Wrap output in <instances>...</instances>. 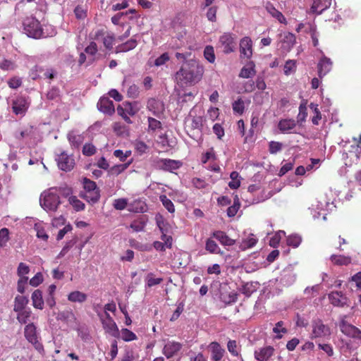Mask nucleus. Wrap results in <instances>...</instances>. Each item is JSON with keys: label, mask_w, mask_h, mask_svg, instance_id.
I'll return each mask as SVG.
<instances>
[{"label": "nucleus", "mask_w": 361, "mask_h": 361, "mask_svg": "<svg viewBox=\"0 0 361 361\" xmlns=\"http://www.w3.org/2000/svg\"><path fill=\"white\" fill-rule=\"evenodd\" d=\"M182 348V344L174 341L167 340L163 348V354L170 358L174 356Z\"/></svg>", "instance_id": "nucleus-16"}, {"label": "nucleus", "mask_w": 361, "mask_h": 361, "mask_svg": "<svg viewBox=\"0 0 361 361\" xmlns=\"http://www.w3.org/2000/svg\"><path fill=\"white\" fill-rule=\"evenodd\" d=\"M274 348L271 346H264L255 350V358L257 361H267L274 354Z\"/></svg>", "instance_id": "nucleus-20"}, {"label": "nucleus", "mask_w": 361, "mask_h": 361, "mask_svg": "<svg viewBox=\"0 0 361 361\" xmlns=\"http://www.w3.org/2000/svg\"><path fill=\"white\" fill-rule=\"evenodd\" d=\"M131 155V151L130 150H126L123 152L121 149H116L114 152V156L116 158H118L121 161L124 162L127 158L130 157Z\"/></svg>", "instance_id": "nucleus-56"}, {"label": "nucleus", "mask_w": 361, "mask_h": 361, "mask_svg": "<svg viewBox=\"0 0 361 361\" xmlns=\"http://www.w3.org/2000/svg\"><path fill=\"white\" fill-rule=\"evenodd\" d=\"M332 0H313L312 4L310 9V13L320 15L330 7Z\"/></svg>", "instance_id": "nucleus-19"}, {"label": "nucleus", "mask_w": 361, "mask_h": 361, "mask_svg": "<svg viewBox=\"0 0 361 361\" xmlns=\"http://www.w3.org/2000/svg\"><path fill=\"white\" fill-rule=\"evenodd\" d=\"M14 310L18 312L17 319L21 323L23 317V296L18 295L16 297Z\"/></svg>", "instance_id": "nucleus-44"}, {"label": "nucleus", "mask_w": 361, "mask_h": 361, "mask_svg": "<svg viewBox=\"0 0 361 361\" xmlns=\"http://www.w3.org/2000/svg\"><path fill=\"white\" fill-rule=\"evenodd\" d=\"M296 279V274L294 272L292 266H288L286 267L281 274L280 283L285 286H289L292 285Z\"/></svg>", "instance_id": "nucleus-14"}, {"label": "nucleus", "mask_w": 361, "mask_h": 361, "mask_svg": "<svg viewBox=\"0 0 361 361\" xmlns=\"http://www.w3.org/2000/svg\"><path fill=\"white\" fill-rule=\"evenodd\" d=\"M255 64L253 61H250L241 69L239 76L243 78H251L256 74Z\"/></svg>", "instance_id": "nucleus-28"}, {"label": "nucleus", "mask_w": 361, "mask_h": 361, "mask_svg": "<svg viewBox=\"0 0 361 361\" xmlns=\"http://www.w3.org/2000/svg\"><path fill=\"white\" fill-rule=\"evenodd\" d=\"M258 242V238L252 233H249L243 237L238 243L239 249L242 251L253 247Z\"/></svg>", "instance_id": "nucleus-23"}, {"label": "nucleus", "mask_w": 361, "mask_h": 361, "mask_svg": "<svg viewBox=\"0 0 361 361\" xmlns=\"http://www.w3.org/2000/svg\"><path fill=\"white\" fill-rule=\"evenodd\" d=\"M87 298V295L85 293L78 290L73 291L68 295V300L71 302L82 303L85 302Z\"/></svg>", "instance_id": "nucleus-36"}, {"label": "nucleus", "mask_w": 361, "mask_h": 361, "mask_svg": "<svg viewBox=\"0 0 361 361\" xmlns=\"http://www.w3.org/2000/svg\"><path fill=\"white\" fill-rule=\"evenodd\" d=\"M50 34H47L42 29L40 23L34 17H27L24 20V32L29 37L35 39L47 37L56 34L55 30L50 26Z\"/></svg>", "instance_id": "nucleus-2"}, {"label": "nucleus", "mask_w": 361, "mask_h": 361, "mask_svg": "<svg viewBox=\"0 0 361 361\" xmlns=\"http://www.w3.org/2000/svg\"><path fill=\"white\" fill-rule=\"evenodd\" d=\"M295 43V37L293 34L284 33L281 41V49L284 52H288Z\"/></svg>", "instance_id": "nucleus-27"}, {"label": "nucleus", "mask_w": 361, "mask_h": 361, "mask_svg": "<svg viewBox=\"0 0 361 361\" xmlns=\"http://www.w3.org/2000/svg\"><path fill=\"white\" fill-rule=\"evenodd\" d=\"M296 121L294 119L286 118L281 120L278 123V128L282 133H295Z\"/></svg>", "instance_id": "nucleus-24"}, {"label": "nucleus", "mask_w": 361, "mask_h": 361, "mask_svg": "<svg viewBox=\"0 0 361 361\" xmlns=\"http://www.w3.org/2000/svg\"><path fill=\"white\" fill-rule=\"evenodd\" d=\"M56 161L59 169L65 171H71L75 165V160L73 157L68 155L65 152H62L58 155Z\"/></svg>", "instance_id": "nucleus-13"}, {"label": "nucleus", "mask_w": 361, "mask_h": 361, "mask_svg": "<svg viewBox=\"0 0 361 361\" xmlns=\"http://www.w3.org/2000/svg\"><path fill=\"white\" fill-rule=\"evenodd\" d=\"M244 102L241 99H238L233 103V110L235 113L242 114L244 111Z\"/></svg>", "instance_id": "nucleus-60"}, {"label": "nucleus", "mask_w": 361, "mask_h": 361, "mask_svg": "<svg viewBox=\"0 0 361 361\" xmlns=\"http://www.w3.org/2000/svg\"><path fill=\"white\" fill-rule=\"evenodd\" d=\"M269 147V150L271 154H276L282 149L283 144L279 142L271 141Z\"/></svg>", "instance_id": "nucleus-63"}, {"label": "nucleus", "mask_w": 361, "mask_h": 361, "mask_svg": "<svg viewBox=\"0 0 361 361\" xmlns=\"http://www.w3.org/2000/svg\"><path fill=\"white\" fill-rule=\"evenodd\" d=\"M205 249L210 253L219 254L221 252L218 245L212 239H208L206 241Z\"/></svg>", "instance_id": "nucleus-51"}, {"label": "nucleus", "mask_w": 361, "mask_h": 361, "mask_svg": "<svg viewBox=\"0 0 361 361\" xmlns=\"http://www.w3.org/2000/svg\"><path fill=\"white\" fill-rule=\"evenodd\" d=\"M273 332L276 334V338L279 339L282 338L283 334L287 333V329L283 326V322L281 321L275 324Z\"/></svg>", "instance_id": "nucleus-50"}, {"label": "nucleus", "mask_w": 361, "mask_h": 361, "mask_svg": "<svg viewBox=\"0 0 361 361\" xmlns=\"http://www.w3.org/2000/svg\"><path fill=\"white\" fill-rule=\"evenodd\" d=\"M127 86V94L129 97L136 98L138 97L140 91L139 87L135 84H130L129 79L127 77H125L123 82V87H126Z\"/></svg>", "instance_id": "nucleus-31"}, {"label": "nucleus", "mask_w": 361, "mask_h": 361, "mask_svg": "<svg viewBox=\"0 0 361 361\" xmlns=\"http://www.w3.org/2000/svg\"><path fill=\"white\" fill-rule=\"evenodd\" d=\"M147 108L153 114V115L157 117H160L164 111V105L163 102L154 98L148 100Z\"/></svg>", "instance_id": "nucleus-21"}, {"label": "nucleus", "mask_w": 361, "mask_h": 361, "mask_svg": "<svg viewBox=\"0 0 361 361\" xmlns=\"http://www.w3.org/2000/svg\"><path fill=\"white\" fill-rule=\"evenodd\" d=\"M212 352V359L214 361H225L224 356L225 350L217 342H212L209 345Z\"/></svg>", "instance_id": "nucleus-26"}, {"label": "nucleus", "mask_w": 361, "mask_h": 361, "mask_svg": "<svg viewBox=\"0 0 361 361\" xmlns=\"http://www.w3.org/2000/svg\"><path fill=\"white\" fill-rule=\"evenodd\" d=\"M202 68L195 63L185 64L176 73V79L182 85L195 83L202 78Z\"/></svg>", "instance_id": "nucleus-1"}, {"label": "nucleus", "mask_w": 361, "mask_h": 361, "mask_svg": "<svg viewBox=\"0 0 361 361\" xmlns=\"http://www.w3.org/2000/svg\"><path fill=\"white\" fill-rule=\"evenodd\" d=\"M98 109L106 114L111 115L114 113L115 108L114 103L107 97H102L97 103Z\"/></svg>", "instance_id": "nucleus-25"}, {"label": "nucleus", "mask_w": 361, "mask_h": 361, "mask_svg": "<svg viewBox=\"0 0 361 361\" xmlns=\"http://www.w3.org/2000/svg\"><path fill=\"white\" fill-rule=\"evenodd\" d=\"M296 61L295 60H288L283 67L284 74L289 75L295 72Z\"/></svg>", "instance_id": "nucleus-52"}, {"label": "nucleus", "mask_w": 361, "mask_h": 361, "mask_svg": "<svg viewBox=\"0 0 361 361\" xmlns=\"http://www.w3.org/2000/svg\"><path fill=\"white\" fill-rule=\"evenodd\" d=\"M44 281L43 275L40 272H37L30 280V284L33 287H37Z\"/></svg>", "instance_id": "nucleus-64"}, {"label": "nucleus", "mask_w": 361, "mask_h": 361, "mask_svg": "<svg viewBox=\"0 0 361 361\" xmlns=\"http://www.w3.org/2000/svg\"><path fill=\"white\" fill-rule=\"evenodd\" d=\"M341 190L336 188H330L329 194H327V200L324 202L319 200H315L310 207L311 214L314 219H318L322 214H323V219L326 220V214L322 213L324 210V207H326L330 202H334V200L339 196Z\"/></svg>", "instance_id": "nucleus-4"}, {"label": "nucleus", "mask_w": 361, "mask_h": 361, "mask_svg": "<svg viewBox=\"0 0 361 361\" xmlns=\"http://www.w3.org/2000/svg\"><path fill=\"white\" fill-rule=\"evenodd\" d=\"M204 56L209 62L214 63L215 61L214 48L212 46H207L204 50Z\"/></svg>", "instance_id": "nucleus-58"}, {"label": "nucleus", "mask_w": 361, "mask_h": 361, "mask_svg": "<svg viewBox=\"0 0 361 361\" xmlns=\"http://www.w3.org/2000/svg\"><path fill=\"white\" fill-rule=\"evenodd\" d=\"M341 331L345 335L355 338H361V331L355 326L342 319L340 323Z\"/></svg>", "instance_id": "nucleus-18"}, {"label": "nucleus", "mask_w": 361, "mask_h": 361, "mask_svg": "<svg viewBox=\"0 0 361 361\" xmlns=\"http://www.w3.org/2000/svg\"><path fill=\"white\" fill-rule=\"evenodd\" d=\"M213 237L219 241V243L225 246H231L235 243V240L229 238L223 231H215L212 234Z\"/></svg>", "instance_id": "nucleus-29"}, {"label": "nucleus", "mask_w": 361, "mask_h": 361, "mask_svg": "<svg viewBox=\"0 0 361 361\" xmlns=\"http://www.w3.org/2000/svg\"><path fill=\"white\" fill-rule=\"evenodd\" d=\"M34 230L36 231L37 237L44 241H47L49 235L45 231V224L42 221L34 222Z\"/></svg>", "instance_id": "nucleus-32"}, {"label": "nucleus", "mask_w": 361, "mask_h": 361, "mask_svg": "<svg viewBox=\"0 0 361 361\" xmlns=\"http://www.w3.org/2000/svg\"><path fill=\"white\" fill-rule=\"evenodd\" d=\"M56 319L64 322L73 329H76L78 326V320L73 310L70 309L59 312Z\"/></svg>", "instance_id": "nucleus-8"}, {"label": "nucleus", "mask_w": 361, "mask_h": 361, "mask_svg": "<svg viewBox=\"0 0 361 361\" xmlns=\"http://www.w3.org/2000/svg\"><path fill=\"white\" fill-rule=\"evenodd\" d=\"M156 222L158 228H159L161 233H168L169 231V224L164 220V217L157 214L156 216Z\"/></svg>", "instance_id": "nucleus-45"}, {"label": "nucleus", "mask_w": 361, "mask_h": 361, "mask_svg": "<svg viewBox=\"0 0 361 361\" xmlns=\"http://www.w3.org/2000/svg\"><path fill=\"white\" fill-rule=\"evenodd\" d=\"M32 305L35 308L42 310L44 307V300L42 293L39 289L35 290L32 294Z\"/></svg>", "instance_id": "nucleus-33"}, {"label": "nucleus", "mask_w": 361, "mask_h": 361, "mask_svg": "<svg viewBox=\"0 0 361 361\" xmlns=\"http://www.w3.org/2000/svg\"><path fill=\"white\" fill-rule=\"evenodd\" d=\"M68 141L73 148H78L82 142L83 138L80 135L72 131L68 134Z\"/></svg>", "instance_id": "nucleus-39"}, {"label": "nucleus", "mask_w": 361, "mask_h": 361, "mask_svg": "<svg viewBox=\"0 0 361 361\" xmlns=\"http://www.w3.org/2000/svg\"><path fill=\"white\" fill-rule=\"evenodd\" d=\"M240 57L250 59L252 56V41L249 37H245L240 41Z\"/></svg>", "instance_id": "nucleus-15"}, {"label": "nucleus", "mask_w": 361, "mask_h": 361, "mask_svg": "<svg viewBox=\"0 0 361 361\" xmlns=\"http://www.w3.org/2000/svg\"><path fill=\"white\" fill-rule=\"evenodd\" d=\"M330 302L337 307H343L348 302L347 297L341 291H334L329 293Z\"/></svg>", "instance_id": "nucleus-22"}, {"label": "nucleus", "mask_w": 361, "mask_h": 361, "mask_svg": "<svg viewBox=\"0 0 361 361\" xmlns=\"http://www.w3.org/2000/svg\"><path fill=\"white\" fill-rule=\"evenodd\" d=\"M153 165L157 169L174 173L182 166V162L171 159L155 158L153 160Z\"/></svg>", "instance_id": "nucleus-6"}, {"label": "nucleus", "mask_w": 361, "mask_h": 361, "mask_svg": "<svg viewBox=\"0 0 361 361\" xmlns=\"http://www.w3.org/2000/svg\"><path fill=\"white\" fill-rule=\"evenodd\" d=\"M319 52L321 56L317 63V71L319 77L322 78L331 71L333 62L330 58L324 54L322 51H319Z\"/></svg>", "instance_id": "nucleus-12"}, {"label": "nucleus", "mask_w": 361, "mask_h": 361, "mask_svg": "<svg viewBox=\"0 0 361 361\" xmlns=\"http://www.w3.org/2000/svg\"><path fill=\"white\" fill-rule=\"evenodd\" d=\"M24 335L27 340L33 345L35 348L41 352L43 350L42 345L40 343L39 340V335L36 329V326L34 324H28L26 326Z\"/></svg>", "instance_id": "nucleus-9"}, {"label": "nucleus", "mask_w": 361, "mask_h": 361, "mask_svg": "<svg viewBox=\"0 0 361 361\" xmlns=\"http://www.w3.org/2000/svg\"><path fill=\"white\" fill-rule=\"evenodd\" d=\"M257 283L256 282H247L243 283L239 288L241 292L246 297H250L254 292L257 290Z\"/></svg>", "instance_id": "nucleus-34"}, {"label": "nucleus", "mask_w": 361, "mask_h": 361, "mask_svg": "<svg viewBox=\"0 0 361 361\" xmlns=\"http://www.w3.org/2000/svg\"><path fill=\"white\" fill-rule=\"evenodd\" d=\"M318 348L323 350L329 357H331L334 355V349L331 344L329 343H317Z\"/></svg>", "instance_id": "nucleus-62"}, {"label": "nucleus", "mask_w": 361, "mask_h": 361, "mask_svg": "<svg viewBox=\"0 0 361 361\" xmlns=\"http://www.w3.org/2000/svg\"><path fill=\"white\" fill-rule=\"evenodd\" d=\"M169 195L175 201H178L179 202H183L187 200V195L179 190H172L170 192H169Z\"/></svg>", "instance_id": "nucleus-47"}, {"label": "nucleus", "mask_w": 361, "mask_h": 361, "mask_svg": "<svg viewBox=\"0 0 361 361\" xmlns=\"http://www.w3.org/2000/svg\"><path fill=\"white\" fill-rule=\"evenodd\" d=\"M132 163V159L124 164H120L113 166L109 169V176H118L126 170Z\"/></svg>", "instance_id": "nucleus-35"}, {"label": "nucleus", "mask_w": 361, "mask_h": 361, "mask_svg": "<svg viewBox=\"0 0 361 361\" xmlns=\"http://www.w3.org/2000/svg\"><path fill=\"white\" fill-rule=\"evenodd\" d=\"M161 127L162 126L159 121L152 117L148 118V133H154L158 132L161 129Z\"/></svg>", "instance_id": "nucleus-40"}, {"label": "nucleus", "mask_w": 361, "mask_h": 361, "mask_svg": "<svg viewBox=\"0 0 361 361\" xmlns=\"http://www.w3.org/2000/svg\"><path fill=\"white\" fill-rule=\"evenodd\" d=\"M39 203L47 212H56L61 204L58 190L54 188L44 190L40 195Z\"/></svg>", "instance_id": "nucleus-3"}, {"label": "nucleus", "mask_w": 361, "mask_h": 361, "mask_svg": "<svg viewBox=\"0 0 361 361\" xmlns=\"http://www.w3.org/2000/svg\"><path fill=\"white\" fill-rule=\"evenodd\" d=\"M240 209V202L238 195L234 198L233 204L229 207L227 209V215L229 217H233L236 215L238 209Z\"/></svg>", "instance_id": "nucleus-49"}, {"label": "nucleus", "mask_w": 361, "mask_h": 361, "mask_svg": "<svg viewBox=\"0 0 361 361\" xmlns=\"http://www.w3.org/2000/svg\"><path fill=\"white\" fill-rule=\"evenodd\" d=\"M100 319L106 333L109 335L116 337L119 334L118 328L109 313L106 312L105 316H100Z\"/></svg>", "instance_id": "nucleus-11"}, {"label": "nucleus", "mask_w": 361, "mask_h": 361, "mask_svg": "<svg viewBox=\"0 0 361 361\" xmlns=\"http://www.w3.org/2000/svg\"><path fill=\"white\" fill-rule=\"evenodd\" d=\"M121 338L125 341H132L137 339V336L128 329H122Z\"/></svg>", "instance_id": "nucleus-55"}, {"label": "nucleus", "mask_w": 361, "mask_h": 361, "mask_svg": "<svg viewBox=\"0 0 361 361\" xmlns=\"http://www.w3.org/2000/svg\"><path fill=\"white\" fill-rule=\"evenodd\" d=\"M231 180L228 183V186L231 189H237L240 185V176L237 171H233L230 174Z\"/></svg>", "instance_id": "nucleus-46"}, {"label": "nucleus", "mask_w": 361, "mask_h": 361, "mask_svg": "<svg viewBox=\"0 0 361 361\" xmlns=\"http://www.w3.org/2000/svg\"><path fill=\"white\" fill-rule=\"evenodd\" d=\"M84 191L82 192V197L87 202L94 203L99 198V191L97 188L96 183L87 178L83 180Z\"/></svg>", "instance_id": "nucleus-5"}, {"label": "nucleus", "mask_w": 361, "mask_h": 361, "mask_svg": "<svg viewBox=\"0 0 361 361\" xmlns=\"http://www.w3.org/2000/svg\"><path fill=\"white\" fill-rule=\"evenodd\" d=\"M285 236V232L283 231H278L269 240V245L276 247L279 245L282 237Z\"/></svg>", "instance_id": "nucleus-59"}, {"label": "nucleus", "mask_w": 361, "mask_h": 361, "mask_svg": "<svg viewBox=\"0 0 361 361\" xmlns=\"http://www.w3.org/2000/svg\"><path fill=\"white\" fill-rule=\"evenodd\" d=\"M234 37L230 33H224L219 39V43L224 53L228 54L234 50Z\"/></svg>", "instance_id": "nucleus-17"}, {"label": "nucleus", "mask_w": 361, "mask_h": 361, "mask_svg": "<svg viewBox=\"0 0 361 361\" xmlns=\"http://www.w3.org/2000/svg\"><path fill=\"white\" fill-rule=\"evenodd\" d=\"M238 294L235 291L221 293L220 296L221 300L226 305L234 303L238 300Z\"/></svg>", "instance_id": "nucleus-37"}, {"label": "nucleus", "mask_w": 361, "mask_h": 361, "mask_svg": "<svg viewBox=\"0 0 361 361\" xmlns=\"http://www.w3.org/2000/svg\"><path fill=\"white\" fill-rule=\"evenodd\" d=\"M311 327L310 338L312 339L326 338L331 335L330 328L319 319L314 320Z\"/></svg>", "instance_id": "nucleus-7"}, {"label": "nucleus", "mask_w": 361, "mask_h": 361, "mask_svg": "<svg viewBox=\"0 0 361 361\" xmlns=\"http://www.w3.org/2000/svg\"><path fill=\"white\" fill-rule=\"evenodd\" d=\"M128 211L131 212H145L147 211V204L146 203L140 200H135L131 202L128 204Z\"/></svg>", "instance_id": "nucleus-30"}, {"label": "nucleus", "mask_w": 361, "mask_h": 361, "mask_svg": "<svg viewBox=\"0 0 361 361\" xmlns=\"http://www.w3.org/2000/svg\"><path fill=\"white\" fill-rule=\"evenodd\" d=\"M287 244L293 247H297L301 243V237L298 235H290L287 238Z\"/></svg>", "instance_id": "nucleus-57"}, {"label": "nucleus", "mask_w": 361, "mask_h": 361, "mask_svg": "<svg viewBox=\"0 0 361 361\" xmlns=\"http://www.w3.org/2000/svg\"><path fill=\"white\" fill-rule=\"evenodd\" d=\"M353 144L351 145L352 150L350 151V153L354 154L357 158H361V135L359 138H353Z\"/></svg>", "instance_id": "nucleus-42"}, {"label": "nucleus", "mask_w": 361, "mask_h": 361, "mask_svg": "<svg viewBox=\"0 0 361 361\" xmlns=\"http://www.w3.org/2000/svg\"><path fill=\"white\" fill-rule=\"evenodd\" d=\"M145 286L151 288L161 283L163 281L162 278H155L153 273H149L145 277Z\"/></svg>", "instance_id": "nucleus-43"}, {"label": "nucleus", "mask_w": 361, "mask_h": 361, "mask_svg": "<svg viewBox=\"0 0 361 361\" xmlns=\"http://www.w3.org/2000/svg\"><path fill=\"white\" fill-rule=\"evenodd\" d=\"M137 44V39L132 38L124 44L116 47L117 52H126L133 49Z\"/></svg>", "instance_id": "nucleus-38"}, {"label": "nucleus", "mask_w": 361, "mask_h": 361, "mask_svg": "<svg viewBox=\"0 0 361 361\" xmlns=\"http://www.w3.org/2000/svg\"><path fill=\"white\" fill-rule=\"evenodd\" d=\"M92 38L94 40H102L104 47L106 49H111L114 41L115 37L113 33L105 32L103 29H97L92 34Z\"/></svg>", "instance_id": "nucleus-10"}, {"label": "nucleus", "mask_w": 361, "mask_h": 361, "mask_svg": "<svg viewBox=\"0 0 361 361\" xmlns=\"http://www.w3.org/2000/svg\"><path fill=\"white\" fill-rule=\"evenodd\" d=\"M331 260L337 265H348L351 262L350 257L344 255H333L331 256Z\"/></svg>", "instance_id": "nucleus-41"}, {"label": "nucleus", "mask_w": 361, "mask_h": 361, "mask_svg": "<svg viewBox=\"0 0 361 361\" xmlns=\"http://www.w3.org/2000/svg\"><path fill=\"white\" fill-rule=\"evenodd\" d=\"M170 59L169 55L168 53H164L160 56L157 58L154 61V65L157 67L161 66L164 65L167 61Z\"/></svg>", "instance_id": "nucleus-61"}, {"label": "nucleus", "mask_w": 361, "mask_h": 361, "mask_svg": "<svg viewBox=\"0 0 361 361\" xmlns=\"http://www.w3.org/2000/svg\"><path fill=\"white\" fill-rule=\"evenodd\" d=\"M159 200L169 212L173 213L175 212V207L173 203L165 195H160Z\"/></svg>", "instance_id": "nucleus-48"}, {"label": "nucleus", "mask_w": 361, "mask_h": 361, "mask_svg": "<svg viewBox=\"0 0 361 361\" xmlns=\"http://www.w3.org/2000/svg\"><path fill=\"white\" fill-rule=\"evenodd\" d=\"M69 203L73 206V207L76 211L83 210L85 208V204L80 200L78 199L75 196H71L68 198Z\"/></svg>", "instance_id": "nucleus-53"}, {"label": "nucleus", "mask_w": 361, "mask_h": 361, "mask_svg": "<svg viewBox=\"0 0 361 361\" xmlns=\"http://www.w3.org/2000/svg\"><path fill=\"white\" fill-rule=\"evenodd\" d=\"M128 202L126 198H118L114 201L113 205L117 210H123L126 208L128 209Z\"/></svg>", "instance_id": "nucleus-54"}]
</instances>
